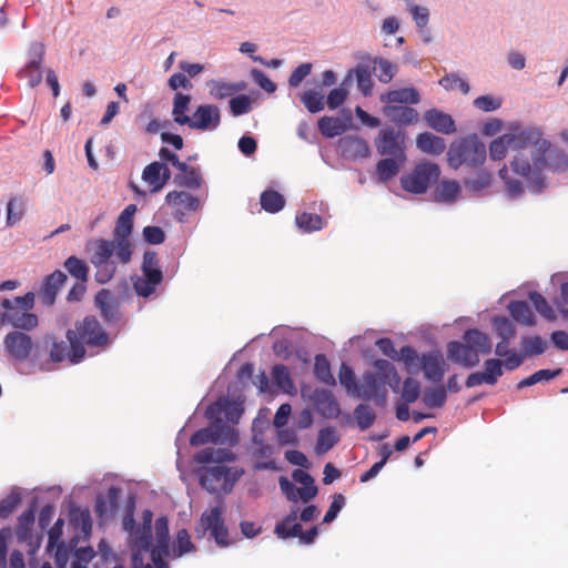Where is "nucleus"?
<instances>
[{
	"mask_svg": "<svg viewBox=\"0 0 568 568\" xmlns=\"http://www.w3.org/2000/svg\"><path fill=\"white\" fill-rule=\"evenodd\" d=\"M424 119L427 122L428 126L433 130L444 133V134H453L456 132V124L454 119L437 109H430L425 112Z\"/></svg>",
	"mask_w": 568,
	"mask_h": 568,
	"instance_id": "nucleus-28",
	"label": "nucleus"
},
{
	"mask_svg": "<svg viewBox=\"0 0 568 568\" xmlns=\"http://www.w3.org/2000/svg\"><path fill=\"white\" fill-rule=\"evenodd\" d=\"M420 395V384L417 379L407 377L403 383L402 398L406 403H414Z\"/></svg>",
	"mask_w": 568,
	"mask_h": 568,
	"instance_id": "nucleus-59",
	"label": "nucleus"
},
{
	"mask_svg": "<svg viewBox=\"0 0 568 568\" xmlns=\"http://www.w3.org/2000/svg\"><path fill=\"white\" fill-rule=\"evenodd\" d=\"M400 359L409 373L422 369L427 381L440 383L447 371V364L439 351L424 353L420 357L412 346L400 348Z\"/></svg>",
	"mask_w": 568,
	"mask_h": 568,
	"instance_id": "nucleus-6",
	"label": "nucleus"
},
{
	"mask_svg": "<svg viewBox=\"0 0 568 568\" xmlns=\"http://www.w3.org/2000/svg\"><path fill=\"white\" fill-rule=\"evenodd\" d=\"M217 442L233 446L239 442V433L223 420H211V426L196 430L190 438L192 446Z\"/></svg>",
	"mask_w": 568,
	"mask_h": 568,
	"instance_id": "nucleus-14",
	"label": "nucleus"
},
{
	"mask_svg": "<svg viewBox=\"0 0 568 568\" xmlns=\"http://www.w3.org/2000/svg\"><path fill=\"white\" fill-rule=\"evenodd\" d=\"M21 503L19 493L12 491L6 498L0 500V518H7L11 515Z\"/></svg>",
	"mask_w": 568,
	"mask_h": 568,
	"instance_id": "nucleus-62",
	"label": "nucleus"
},
{
	"mask_svg": "<svg viewBox=\"0 0 568 568\" xmlns=\"http://www.w3.org/2000/svg\"><path fill=\"white\" fill-rule=\"evenodd\" d=\"M165 200L169 205L178 207L174 215L180 221L182 220V216L184 215L183 211L180 207H182L189 212H195L201 206L200 200L197 197H195L184 191L169 192L165 196Z\"/></svg>",
	"mask_w": 568,
	"mask_h": 568,
	"instance_id": "nucleus-26",
	"label": "nucleus"
},
{
	"mask_svg": "<svg viewBox=\"0 0 568 568\" xmlns=\"http://www.w3.org/2000/svg\"><path fill=\"white\" fill-rule=\"evenodd\" d=\"M314 374L321 382L325 384H335L334 376L331 373V365L324 354L315 356Z\"/></svg>",
	"mask_w": 568,
	"mask_h": 568,
	"instance_id": "nucleus-51",
	"label": "nucleus"
},
{
	"mask_svg": "<svg viewBox=\"0 0 568 568\" xmlns=\"http://www.w3.org/2000/svg\"><path fill=\"white\" fill-rule=\"evenodd\" d=\"M440 176L438 164L424 160L400 178V186L412 194H424Z\"/></svg>",
	"mask_w": 568,
	"mask_h": 568,
	"instance_id": "nucleus-10",
	"label": "nucleus"
},
{
	"mask_svg": "<svg viewBox=\"0 0 568 568\" xmlns=\"http://www.w3.org/2000/svg\"><path fill=\"white\" fill-rule=\"evenodd\" d=\"M491 183V175L489 172L485 170H480L476 173L473 179H468L465 181L467 187H470L473 191H481L488 187Z\"/></svg>",
	"mask_w": 568,
	"mask_h": 568,
	"instance_id": "nucleus-61",
	"label": "nucleus"
},
{
	"mask_svg": "<svg viewBox=\"0 0 568 568\" xmlns=\"http://www.w3.org/2000/svg\"><path fill=\"white\" fill-rule=\"evenodd\" d=\"M447 357L453 363L467 368L474 367L479 363V356L471 346L457 341L447 344Z\"/></svg>",
	"mask_w": 568,
	"mask_h": 568,
	"instance_id": "nucleus-22",
	"label": "nucleus"
},
{
	"mask_svg": "<svg viewBox=\"0 0 568 568\" xmlns=\"http://www.w3.org/2000/svg\"><path fill=\"white\" fill-rule=\"evenodd\" d=\"M191 103V95L178 92L173 99L172 115L175 123L180 125H187L191 122V116L186 114Z\"/></svg>",
	"mask_w": 568,
	"mask_h": 568,
	"instance_id": "nucleus-36",
	"label": "nucleus"
},
{
	"mask_svg": "<svg viewBox=\"0 0 568 568\" xmlns=\"http://www.w3.org/2000/svg\"><path fill=\"white\" fill-rule=\"evenodd\" d=\"M420 100L419 93L414 88H403L397 90H392L382 97V101L387 102L389 104L393 103H406V104H417Z\"/></svg>",
	"mask_w": 568,
	"mask_h": 568,
	"instance_id": "nucleus-37",
	"label": "nucleus"
},
{
	"mask_svg": "<svg viewBox=\"0 0 568 568\" xmlns=\"http://www.w3.org/2000/svg\"><path fill=\"white\" fill-rule=\"evenodd\" d=\"M510 341L511 339H501L500 342H498L495 348V354L498 357L505 358L504 361H501L503 367H505L507 371H515L524 363L525 355L519 354L514 349H509Z\"/></svg>",
	"mask_w": 568,
	"mask_h": 568,
	"instance_id": "nucleus-31",
	"label": "nucleus"
},
{
	"mask_svg": "<svg viewBox=\"0 0 568 568\" xmlns=\"http://www.w3.org/2000/svg\"><path fill=\"white\" fill-rule=\"evenodd\" d=\"M44 44L34 42L29 49V61L23 69L18 72V77L26 80L30 88L39 85L42 81L41 64L44 59Z\"/></svg>",
	"mask_w": 568,
	"mask_h": 568,
	"instance_id": "nucleus-17",
	"label": "nucleus"
},
{
	"mask_svg": "<svg viewBox=\"0 0 568 568\" xmlns=\"http://www.w3.org/2000/svg\"><path fill=\"white\" fill-rule=\"evenodd\" d=\"M343 154L348 159H365L369 155L368 143L358 136H345L339 140Z\"/></svg>",
	"mask_w": 568,
	"mask_h": 568,
	"instance_id": "nucleus-29",
	"label": "nucleus"
},
{
	"mask_svg": "<svg viewBox=\"0 0 568 568\" xmlns=\"http://www.w3.org/2000/svg\"><path fill=\"white\" fill-rule=\"evenodd\" d=\"M511 317L526 326H532L536 323L535 315L527 302L513 301L508 305Z\"/></svg>",
	"mask_w": 568,
	"mask_h": 568,
	"instance_id": "nucleus-39",
	"label": "nucleus"
},
{
	"mask_svg": "<svg viewBox=\"0 0 568 568\" xmlns=\"http://www.w3.org/2000/svg\"><path fill=\"white\" fill-rule=\"evenodd\" d=\"M353 73H355L357 87L361 90V92L364 95L371 94L373 83L369 72L365 68L358 67L354 71L351 70L348 72L347 79H351Z\"/></svg>",
	"mask_w": 568,
	"mask_h": 568,
	"instance_id": "nucleus-58",
	"label": "nucleus"
},
{
	"mask_svg": "<svg viewBox=\"0 0 568 568\" xmlns=\"http://www.w3.org/2000/svg\"><path fill=\"white\" fill-rule=\"evenodd\" d=\"M136 212V205H128L119 215L113 231V240L110 241L116 251V261L121 264L131 262L133 245L130 235L133 231V216Z\"/></svg>",
	"mask_w": 568,
	"mask_h": 568,
	"instance_id": "nucleus-11",
	"label": "nucleus"
},
{
	"mask_svg": "<svg viewBox=\"0 0 568 568\" xmlns=\"http://www.w3.org/2000/svg\"><path fill=\"white\" fill-rule=\"evenodd\" d=\"M221 123L220 109L214 104H201L191 116L187 126L193 130H215Z\"/></svg>",
	"mask_w": 568,
	"mask_h": 568,
	"instance_id": "nucleus-20",
	"label": "nucleus"
},
{
	"mask_svg": "<svg viewBox=\"0 0 568 568\" xmlns=\"http://www.w3.org/2000/svg\"><path fill=\"white\" fill-rule=\"evenodd\" d=\"M416 146L425 154L440 155L446 150V142L430 132H423L416 136Z\"/></svg>",
	"mask_w": 568,
	"mask_h": 568,
	"instance_id": "nucleus-30",
	"label": "nucleus"
},
{
	"mask_svg": "<svg viewBox=\"0 0 568 568\" xmlns=\"http://www.w3.org/2000/svg\"><path fill=\"white\" fill-rule=\"evenodd\" d=\"M374 367L385 377V386L389 385L394 392L399 390L400 377L392 363L386 359H377L374 362Z\"/></svg>",
	"mask_w": 568,
	"mask_h": 568,
	"instance_id": "nucleus-41",
	"label": "nucleus"
},
{
	"mask_svg": "<svg viewBox=\"0 0 568 568\" xmlns=\"http://www.w3.org/2000/svg\"><path fill=\"white\" fill-rule=\"evenodd\" d=\"M119 496L120 489L116 487L109 488L104 497L99 496L95 506L98 515L103 517L114 514L118 508Z\"/></svg>",
	"mask_w": 568,
	"mask_h": 568,
	"instance_id": "nucleus-38",
	"label": "nucleus"
},
{
	"mask_svg": "<svg viewBox=\"0 0 568 568\" xmlns=\"http://www.w3.org/2000/svg\"><path fill=\"white\" fill-rule=\"evenodd\" d=\"M540 166L536 168L534 161L525 153H517L509 164H504L498 174L504 183L506 194L515 200L524 195L528 189L532 194H540L546 187L544 170L554 172L565 171L568 168V158L564 151L550 146L544 152Z\"/></svg>",
	"mask_w": 568,
	"mask_h": 568,
	"instance_id": "nucleus-2",
	"label": "nucleus"
},
{
	"mask_svg": "<svg viewBox=\"0 0 568 568\" xmlns=\"http://www.w3.org/2000/svg\"><path fill=\"white\" fill-rule=\"evenodd\" d=\"M142 274L151 282H162L163 273L159 265L158 254L154 251H146L143 255Z\"/></svg>",
	"mask_w": 568,
	"mask_h": 568,
	"instance_id": "nucleus-40",
	"label": "nucleus"
},
{
	"mask_svg": "<svg viewBox=\"0 0 568 568\" xmlns=\"http://www.w3.org/2000/svg\"><path fill=\"white\" fill-rule=\"evenodd\" d=\"M0 305L4 310V312L0 311V317H2L1 326L10 323L13 327L24 331H32L38 326L37 315L29 313L34 305L33 293L29 292L13 300L3 298Z\"/></svg>",
	"mask_w": 568,
	"mask_h": 568,
	"instance_id": "nucleus-9",
	"label": "nucleus"
},
{
	"mask_svg": "<svg viewBox=\"0 0 568 568\" xmlns=\"http://www.w3.org/2000/svg\"><path fill=\"white\" fill-rule=\"evenodd\" d=\"M296 225L304 232H314L323 229V219L318 214L303 212L296 215Z\"/></svg>",
	"mask_w": 568,
	"mask_h": 568,
	"instance_id": "nucleus-48",
	"label": "nucleus"
},
{
	"mask_svg": "<svg viewBox=\"0 0 568 568\" xmlns=\"http://www.w3.org/2000/svg\"><path fill=\"white\" fill-rule=\"evenodd\" d=\"M261 206L268 213H277L285 205V199L282 194L274 190H265L260 197Z\"/></svg>",
	"mask_w": 568,
	"mask_h": 568,
	"instance_id": "nucleus-42",
	"label": "nucleus"
},
{
	"mask_svg": "<svg viewBox=\"0 0 568 568\" xmlns=\"http://www.w3.org/2000/svg\"><path fill=\"white\" fill-rule=\"evenodd\" d=\"M358 396L365 400L376 399L384 403L387 396L385 387V377L376 369L375 373H365L359 386H357Z\"/></svg>",
	"mask_w": 568,
	"mask_h": 568,
	"instance_id": "nucleus-18",
	"label": "nucleus"
},
{
	"mask_svg": "<svg viewBox=\"0 0 568 568\" xmlns=\"http://www.w3.org/2000/svg\"><path fill=\"white\" fill-rule=\"evenodd\" d=\"M493 326L501 339H513L516 336V328L507 317H495Z\"/></svg>",
	"mask_w": 568,
	"mask_h": 568,
	"instance_id": "nucleus-57",
	"label": "nucleus"
},
{
	"mask_svg": "<svg viewBox=\"0 0 568 568\" xmlns=\"http://www.w3.org/2000/svg\"><path fill=\"white\" fill-rule=\"evenodd\" d=\"M338 439L335 428L325 427L320 429L315 447L316 453L318 455L327 453L338 443Z\"/></svg>",
	"mask_w": 568,
	"mask_h": 568,
	"instance_id": "nucleus-43",
	"label": "nucleus"
},
{
	"mask_svg": "<svg viewBox=\"0 0 568 568\" xmlns=\"http://www.w3.org/2000/svg\"><path fill=\"white\" fill-rule=\"evenodd\" d=\"M446 388L443 385L426 389L423 396L424 404L429 408L443 407L446 403Z\"/></svg>",
	"mask_w": 568,
	"mask_h": 568,
	"instance_id": "nucleus-47",
	"label": "nucleus"
},
{
	"mask_svg": "<svg viewBox=\"0 0 568 568\" xmlns=\"http://www.w3.org/2000/svg\"><path fill=\"white\" fill-rule=\"evenodd\" d=\"M67 275L62 271H54L48 275L39 292V300L43 305L52 306L61 286L65 283Z\"/></svg>",
	"mask_w": 568,
	"mask_h": 568,
	"instance_id": "nucleus-24",
	"label": "nucleus"
},
{
	"mask_svg": "<svg viewBox=\"0 0 568 568\" xmlns=\"http://www.w3.org/2000/svg\"><path fill=\"white\" fill-rule=\"evenodd\" d=\"M301 101L311 113H317L324 110V97L314 90H307L302 93Z\"/></svg>",
	"mask_w": 568,
	"mask_h": 568,
	"instance_id": "nucleus-53",
	"label": "nucleus"
},
{
	"mask_svg": "<svg viewBox=\"0 0 568 568\" xmlns=\"http://www.w3.org/2000/svg\"><path fill=\"white\" fill-rule=\"evenodd\" d=\"M459 193L460 186L456 181L444 180L439 184L438 195L444 202H455Z\"/></svg>",
	"mask_w": 568,
	"mask_h": 568,
	"instance_id": "nucleus-56",
	"label": "nucleus"
},
{
	"mask_svg": "<svg viewBox=\"0 0 568 568\" xmlns=\"http://www.w3.org/2000/svg\"><path fill=\"white\" fill-rule=\"evenodd\" d=\"M153 513L145 509L142 523L138 526L132 514L123 518V528L129 532L128 546L131 550V568H168L164 557L170 555L169 521L165 516L155 520V545L152 546Z\"/></svg>",
	"mask_w": 568,
	"mask_h": 568,
	"instance_id": "nucleus-1",
	"label": "nucleus"
},
{
	"mask_svg": "<svg viewBox=\"0 0 568 568\" xmlns=\"http://www.w3.org/2000/svg\"><path fill=\"white\" fill-rule=\"evenodd\" d=\"M521 346L527 355L536 356L546 351L547 344L540 336L524 337Z\"/></svg>",
	"mask_w": 568,
	"mask_h": 568,
	"instance_id": "nucleus-60",
	"label": "nucleus"
},
{
	"mask_svg": "<svg viewBox=\"0 0 568 568\" xmlns=\"http://www.w3.org/2000/svg\"><path fill=\"white\" fill-rule=\"evenodd\" d=\"M354 417L356 419L358 427L361 429L365 430L374 424V422L376 419V414L371 406L365 405V404H359L354 409Z\"/></svg>",
	"mask_w": 568,
	"mask_h": 568,
	"instance_id": "nucleus-52",
	"label": "nucleus"
},
{
	"mask_svg": "<svg viewBox=\"0 0 568 568\" xmlns=\"http://www.w3.org/2000/svg\"><path fill=\"white\" fill-rule=\"evenodd\" d=\"M439 84L446 90L459 89L464 94L469 92L468 83L454 73L443 77Z\"/></svg>",
	"mask_w": 568,
	"mask_h": 568,
	"instance_id": "nucleus-63",
	"label": "nucleus"
},
{
	"mask_svg": "<svg viewBox=\"0 0 568 568\" xmlns=\"http://www.w3.org/2000/svg\"><path fill=\"white\" fill-rule=\"evenodd\" d=\"M529 300L532 303L535 310L546 320L555 321L556 313L554 308L548 304L547 300L538 292L529 293Z\"/></svg>",
	"mask_w": 568,
	"mask_h": 568,
	"instance_id": "nucleus-55",
	"label": "nucleus"
},
{
	"mask_svg": "<svg viewBox=\"0 0 568 568\" xmlns=\"http://www.w3.org/2000/svg\"><path fill=\"white\" fill-rule=\"evenodd\" d=\"M464 342L479 354L488 355L491 353V341L489 336L476 328L468 329L464 334Z\"/></svg>",
	"mask_w": 568,
	"mask_h": 568,
	"instance_id": "nucleus-35",
	"label": "nucleus"
},
{
	"mask_svg": "<svg viewBox=\"0 0 568 568\" xmlns=\"http://www.w3.org/2000/svg\"><path fill=\"white\" fill-rule=\"evenodd\" d=\"M116 251L118 248L110 243V240L98 239L94 241V251L90 262L95 268L94 278L99 284H106L114 277L118 267L112 256L116 257Z\"/></svg>",
	"mask_w": 568,
	"mask_h": 568,
	"instance_id": "nucleus-12",
	"label": "nucleus"
},
{
	"mask_svg": "<svg viewBox=\"0 0 568 568\" xmlns=\"http://www.w3.org/2000/svg\"><path fill=\"white\" fill-rule=\"evenodd\" d=\"M405 162H402L397 158L386 156L385 159L379 160L376 163L375 175L376 180L381 183H386L389 180L394 179L400 171L402 165Z\"/></svg>",
	"mask_w": 568,
	"mask_h": 568,
	"instance_id": "nucleus-34",
	"label": "nucleus"
},
{
	"mask_svg": "<svg viewBox=\"0 0 568 568\" xmlns=\"http://www.w3.org/2000/svg\"><path fill=\"white\" fill-rule=\"evenodd\" d=\"M244 413V407L241 402L220 399L207 406L205 416L210 420H223L222 414H224L227 422L235 425Z\"/></svg>",
	"mask_w": 568,
	"mask_h": 568,
	"instance_id": "nucleus-19",
	"label": "nucleus"
},
{
	"mask_svg": "<svg viewBox=\"0 0 568 568\" xmlns=\"http://www.w3.org/2000/svg\"><path fill=\"white\" fill-rule=\"evenodd\" d=\"M383 113L398 126L412 125L419 120L417 110L410 106L387 105L383 109Z\"/></svg>",
	"mask_w": 568,
	"mask_h": 568,
	"instance_id": "nucleus-27",
	"label": "nucleus"
},
{
	"mask_svg": "<svg viewBox=\"0 0 568 568\" xmlns=\"http://www.w3.org/2000/svg\"><path fill=\"white\" fill-rule=\"evenodd\" d=\"M73 343L67 338L50 333L42 336L37 342V348L33 357V368L40 372H52L57 365L68 362L71 365H78L81 362L80 357L73 356Z\"/></svg>",
	"mask_w": 568,
	"mask_h": 568,
	"instance_id": "nucleus-5",
	"label": "nucleus"
},
{
	"mask_svg": "<svg viewBox=\"0 0 568 568\" xmlns=\"http://www.w3.org/2000/svg\"><path fill=\"white\" fill-rule=\"evenodd\" d=\"M486 158V145L476 134L454 141L447 151V163L454 170L459 169L462 165L470 168L483 165Z\"/></svg>",
	"mask_w": 568,
	"mask_h": 568,
	"instance_id": "nucleus-8",
	"label": "nucleus"
},
{
	"mask_svg": "<svg viewBox=\"0 0 568 568\" xmlns=\"http://www.w3.org/2000/svg\"><path fill=\"white\" fill-rule=\"evenodd\" d=\"M64 267L78 281L88 282L89 266L83 260L72 255L65 260Z\"/></svg>",
	"mask_w": 568,
	"mask_h": 568,
	"instance_id": "nucleus-45",
	"label": "nucleus"
},
{
	"mask_svg": "<svg viewBox=\"0 0 568 568\" xmlns=\"http://www.w3.org/2000/svg\"><path fill=\"white\" fill-rule=\"evenodd\" d=\"M508 150H513L511 139L508 133H505L489 144V155L494 161L504 160L508 153Z\"/></svg>",
	"mask_w": 568,
	"mask_h": 568,
	"instance_id": "nucleus-44",
	"label": "nucleus"
},
{
	"mask_svg": "<svg viewBox=\"0 0 568 568\" xmlns=\"http://www.w3.org/2000/svg\"><path fill=\"white\" fill-rule=\"evenodd\" d=\"M209 89L213 98L222 100L240 91L241 87L221 80H213L209 83Z\"/></svg>",
	"mask_w": 568,
	"mask_h": 568,
	"instance_id": "nucleus-50",
	"label": "nucleus"
},
{
	"mask_svg": "<svg viewBox=\"0 0 568 568\" xmlns=\"http://www.w3.org/2000/svg\"><path fill=\"white\" fill-rule=\"evenodd\" d=\"M180 173H178L174 178V182L182 187H186L190 190H196L201 187L203 183V178L197 168H193L183 162V166L178 169Z\"/></svg>",
	"mask_w": 568,
	"mask_h": 568,
	"instance_id": "nucleus-32",
	"label": "nucleus"
},
{
	"mask_svg": "<svg viewBox=\"0 0 568 568\" xmlns=\"http://www.w3.org/2000/svg\"><path fill=\"white\" fill-rule=\"evenodd\" d=\"M272 376L274 383L283 392L290 393L292 389H294L293 379L291 378L290 372L285 365L276 364L272 369Z\"/></svg>",
	"mask_w": 568,
	"mask_h": 568,
	"instance_id": "nucleus-49",
	"label": "nucleus"
},
{
	"mask_svg": "<svg viewBox=\"0 0 568 568\" xmlns=\"http://www.w3.org/2000/svg\"><path fill=\"white\" fill-rule=\"evenodd\" d=\"M3 348L9 361L13 363L29 362L33 368L37 343L30 335L21 331L9 332L3 338Z\"/></svg>",
	"mask_w": 568,
	"mask_h": 568,
	"instance_id": "nucleus-13",
	"label": "nucleus"
},
{
	"mask_svg": "<svg viewBox=\"0 0 568 568\" xmlns=\"http://www.w3.org/2000/svg\"><path fill=\"white\" fill-rule=\"evenodd\" d=\"M503 104L500 98L491 95H481L474 100V106L484 112H491L498 110Z\"/></svg>",
	"mask_w": 568,
	"mask_h": 568,
	"instance_id": "nucleus-64",
	"label": "nucleus"
},
{
	"mask_svg": "<svg viewBox=\"0 0 568 568\" xmlns=\"http://www.w3.org/2000/svg\"><path fill=\"white\" fill-rule=\"evenodd\" d=\"M349 121V116L345 120L325 115L318 120V130L326 138H335L347 131Z\"/></svg>",
	"mask_w": 568,
	"mask_h": 568,
	"instance_id": "nucleus-33",
	"label": "nucleus"
},
{
	"mask_svg": "<svg viewBox=\"0 0 568 568\" xmlns=\"http://www.w3.org/2000/svg\"><path fill=\"white\" fill-rule=\"evenodd\" d=\"M195 549L193 542L191 541L190 534L186 529H180L176 534V540L172 548L170 549V555L174 558H179L184 554L191 552Z\"/></svg>",
	"mask_w": 568,
	"mask_h": 568,
	"instance_id": "nucleus-46",
	"label": "nucleus"
},
{
	"mask_svg": "<svg viewBox=\"0 0 568 568\" xmlns=\"http://www.w3.org/2000/svg\"><path fill=\"white\" fill-rule=\"evenodd\" d=\"M508 135L511 139L513 151L526 153V149L532 146L529 160L534 161L538 169L541 164L544 152L550 146V142L542 138L541 130L536 125L524 126L519 122H513L508 125Z\"/></svg>",
	"mask_w": 568,
	"mask_h": 568,
	"instance_id": "nucleus-7",
	"label": "nucleus"
},
{
	"mask_svg": "<svg viewBox=\"0 0 568 568\" xmlns=\"http://www.w3.org/2000/svg\"><path fill=\"white\" fill-rule=\"evenodd\" d=\"M235 459V454L229 448L207 447L199 452L194 456V460L197 464H216L200 470L201 486L211 494L221 490L230 491L236 477L231 476V469L224 466L223 463L233 462Z\"/></svg>",
	"mask_w": 568,
	"mask_h": 568,
	"instance_id": "nucleus-3",
	"label": "nucleus"
},
{
	"mask_svg": "<svg viewBox=\"0 0 568 568\" xmlns=\"http://www.w3.org/2000/svg\"><path fill=\"white\" fill-rule=\"evenodd\" d=\"M206 531L211 532V536L220 547H227L230 545L229 530L224 525L221 505L206 509L201 515L196 532L199 537H202Z\"/></svg>",
	"mask_w": 568,
	"mask_h": 568,
	"instance_id": "nucleus-15",
	"label": "nucleus"
},
{
	"mask_svg": "<svg viewBox=\"0 0 568 568\" xmlns=\"http://www.w3.org/2000/svg\"><path fill=\"white\" fill-rule=\"evenodd\" d=\"M405 134L394 128L382 129L375 140L377 153L406 162Z\"/></svg>",
	"mask_w": 568,
	"mask_h": 568,
	"instance_id": "nucleus-16",
	"label": "nucleus"
},
{
	"mask_svg": "<svg viewBox=\"0 0 568 568\" xmlns=\"http://www.w3.org/2000/svg\"><path fill=\"white\" fill-rule=\"evenodd\" d=\"M483 372H475L468 375L466 387L471 388L481 384L495 385L498 378L504 374L503 362L500 358H489L484 363Z\"/></svg>",
	"mask_w": 568,
	"mask_h": 568,
	"instance_id": "nucleus-21",
	"label": "nucleus"
},
{
	"mask_svg": "<svg viewBox=\"0 0 568 568\" xmlns=\"http://www.w3.org/2000/svg\"><path fill=\"white\" fill-rule=\"evenodd\" d=\"M65 337L73 343V356L84 361L87 355L104 352L111 345V337L100 321L93 315H87L74 323L73 328L65 332Z\"/></svg>",
	"mask_w": 568,
	"mask_h": 568,
	"instance_id": "nucleus-4",
	"label": "nucleus"
},
{
	"mask_svg": "<svg viewBox=\"0 0 568 568\" xmlns=\"http://www.w3.org/2000/svg\"><path fill=\"white\" fill-rule=\"evenodd\" d=\"M24 214V202L22 197H12L7 205V225H16Z\"/></svg>",
	"mask_w": 568,
	"mask_h": 568,
	"instance_id": "nucleus-54",
	"label": "nucleus"
},
{
	"mask_svg": "<svg viewBox=\"0 0 568 568\" xmlns=\"http://www.w3.org/2000/svg\"><path fill=\"white\" fill-rule=\"evenodd\" d=\"M94 304L100 310L102 317L110 323L118 322L121 317L120 304L114 295L105 288L95 294Z\"/></svg>",
	"mask_w": 568,
	"mask_h": 568,
	"instance_id": "nucleus-23",
	"label": "nucleus"
},
{
	"mask_svg": "<svg viewBox=\"0 0 568 568\" xmlns=\"http://www.w3.org/2000/svg\"><path fill=\"white\" fill-rule=\"evenodd\" d=\"M170 178L171 172L169 168L161 162L150 163L142 173V179L152 187L153 192L162 190Z\"/></svg>",
	"mask_w": 568,
	"mask_h": 568,
	"instance_id": "nucleus-25",
	"label": "nucleus"
}]
</instances>
